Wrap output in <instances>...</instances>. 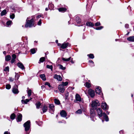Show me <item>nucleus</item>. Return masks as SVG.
I'll return each instance as SVG.
<instances>
[{
	"instance_id": "21",
	"label": "nucleus",
	"mask_w": 134,
	"mask_h": 134,
	"mask_svg": "<svg viewBox=\"0 0 134 134\" xmlns=\"http://www.w3.org/2000/svg\"><path fill=\"white\" fill-rule=\"evenodd\" d=\"M47 107L45 105L44 106L43 108H42V110L43 113H44L47 110Z\"/></svg>"
},
{
	"instance_id": "53",
	"label": "nucleus",
	"mask_w": 134,
	"mask_h": 134,
	"mask_svg": "<svg viewBox=\"0 0 134 134\" xmlns=\"http://www.w3.org/2000/svg\"><path fill=\"white\" fill-rule=\"evenodd\" d=\"M70 59H63L64 61H68Z\"/></svg>"
},
{
	"instance_id": "56",
	"label": "nucleus",
	"mask_w": 134,
	"mask_h": 134,
	"mask_svg": "<svg viewBox=\"0 0 134 134\" xmlns=\"http://www.w3.org/2000/svg\"><path fill=\"white\" fill-rule=\"evenodd\" d=\"M89 62L90 63H93V62L92 60H90L89 61Z\"/></svg>"
},
{
	"instance_id": "16",
	"label": "nucleus",
	"mask_w": 134,
	"mask_h": 134,
	"mask_svg": "<svg viewBox=\"0 0 134 134\" xmlns=\"http://www.w3.org/2000/svg\"><path fill=\"white\" fill-rule=\"evenodd\" d=\"M127 40L129 41H134V36H130L127 38Z\"/></svg>"
},
{
	"instance_id": "40",
	"label": "nucleus",
	"mask_w": 134,
	"mask_h": 134,
	"mask_svg": "<svg viewBox=\"0 0 134 134\" xmlns=\"http://www.w3.org/2000/svg\"><path fill=\"white\" fill-rule=\"evenodd\" d=\"M86 86L88 88H89L90 87V84L88 82H87L86 83Z\"/></svg>"
},
{
	"instance_id": "34",
	"label": "nucleus",
	"mask_w": 134,
	"mask_h": 134,
	"mask_svg": "<svg viewBox=\"0 0 134 134\" xmlns=\"http://www.w3.org/2000/svg\"><path fill=\"white\" fill-rule=\"evenodd\" d=\"M4 71H8V72L9 71V67L7 66L6 67L5 69L4 70Z\"/></svg>"
},
{
	"instance_id": "47",
	"label": "nucleus",
	"mask_w": 134,
	"mask_h": 134,
	"mask_svg": "<svg viewBox=\"0 0 134 134\" xmlns=\"http://www.w3.org/2000/svg\"><path fill=\"white\" fill-rule=\"evenodd\" d=\"M12 59H15L16 58V56L15 54H13L12 55Z\"/></svg>"
},
{
	"instance_id": "26",
	"label": "nucleus",
	"mask_w": 134,
	"mask_h": 134,
	"mask_svg": "<svg viewBox=\"0 0 134 134\" xmlns=\"http://www.w3.org/2000/svg\"><path fill=\"white\" fill-rule=\"evenodd\" d=\"M12 22V21L10 20L8 21L6 23L7 25V26L8 27H9V26L10 25Z\"/></svg>"
},
{
	"instance_id": "50",
	"label": "nucleus",
	"mask_w": 134,
	"mask_h": 134,
	"mask_svg": "<svg viewBox=\"0 0 134 134\" xmlns=\"http://www.w3.org/2000/svg\"><path fill=\"white\" fill-rule=\"evenodd\" d=\"M38 25H40L41 24V20H40L38 23Z\"/></svg>"
},
{
	"instance_id": "1",
	"label": "nucleus",
	"mask_w": 134,
	"mask_h": 134,
	"mask_svg": "<svg viewBox=\"0 0 134 134\" xmlns=\"http://www.w3.org/2000/svg\"><path fill=\"white\" fill-rule=\"evenodd\" d=\"M97 111L98 115L99 117L103 116L106 121H109V118L108 116L105 113H102V110L101 108H98L97 109Z\"/></svg>"
},
{
	"instance_id": "20",
	"label": "nucleus",
	"mask_w": 134,
	"mask_h": 134,
	"mask_svg": "<svg viewBox=\"0 0 134 134\" xmlns=\"http://www.w3.org/2000/svg\"><path fill=\"white\" fill-rule=\"evenodd\" d=\"M58 10L59 12H64L66 10V8H59L58 9Z\"/></svg>"
},
{
	"instance_id": "4",
	"label": "nucleus",
	"mask_w": 134,
	"mask_h": 134,
	"mask_svg": "<svg viewBox=\"0 0 134 134\" xmlns=\"http://www.w3.org/2000/svg\"><path fill=\"white\" fill-rule=\"evenodd\" d=\"M30 121H28L24 124V126L25 127V131H27L29 130L30 127Z\"/></svg>"
},
{
	"instance_id": "62",
	"label": "nucleus",
	"mask_w": 134,
	"mask_h": 134,
	"mask_svg": "<svg viewBox=\"0 0 134 134\" xmlns=\"http://www.w3.org/2000/svg\"><path fill=\"white\" fill-rule=\"evenodd\" d=\"M45 10L46 11H47L48 10V9L47 8H46L45 9Z\"/></svg>"
},
{
	"instance_id": "48",
	"label": "nucleus",
	"mask_w": 134,
	"mask_h": 134,
	"mask_svg": "<svg viewBox=\"0 0 134 134\" xmlns=\"http://www.w3.org/2000/svg\"><path fill=\"white\" fill-rule=\"evenodd\" d=\"M11 56L9 55H7L5 57V59H11Z\"/></svg>"
},
{
	"instance_id": "32",
	"label": "nucleus",
	"mask_w": 134,
	"mask_h": 134,
	"mask_svg": "<svg viewBox=\"0 0 134 134\" xmlns=\"http://www.w3.org/2000/svg\"><path fill=\"white\" fill-rule=\"evenodd\" d=\"M46 67L47 68L51 69V70L52 71L53 67L52 65H47Z\"/></svg>"
},
{
	"instance_id": "46",
	"label": "nucleus",
	"mask_w": 134,
	"mask_h": 134,
	"mask_svg": "<svg viewBox=\"0 0 134 134\" xmlns=\"http://www.w3.org/2000/svg\"><path fill=\"white\" fill-rule=\"evenodd\" d=\"M45 85H48L49 87H51V85L48 82H46L45 84Z\"/></svg>"
},
{
	"instance_id": "64",
	"label": "nucleus",
	"mask_w": 134,
	"mask_h": 134,
	"mask_svg": "<svg viewBox=\"0 0 134 134\" xmlns=\"http://www.w3.org/2000/svg\"><path fill=\"white\" fill-rule=\"evenodd\" d=\"M68 93L67 94H66V97H67L68 96Z\"/></svg>"
},
{
	"instance_id": "17",
	"label": "nucleus",
	"mask_w": 134,
	"mask_h": 134,
	"mask_svg": "<svg viewBox=\"0 0 134 134\" xmlns=\"http://www.w3.org/2000/svg\"><path fill=\"white\" fill-rule=\"evenodd\" d=\"M37 51V49L33 48L31 49L30 50V51L32 54H34L36 53Z\"/></svg>"
},
{
	"instance_id": "13",
	"label": "nucleus",
	"mask_w": 134,
	"mask_h": 134,
	"mask_svg": "<svg viewBox=\"0 0 134 134\" xmlns=\"http://www.w3.org/2000/svg\"><path fill=\"white\" fill-rule=\"evenodd\" d=\"M17 65L22 70H23L24 69H25V68L24 66L21 63H18L17 64Z\"/></svg>"
},
{
	"instance_id": "59",
	"label": "nucleus",
	"mask_w": 134,
	"mask_h": 134,
	"mask_svg": "<svg viewBox=\"0 0 134 134\" xmlns=\"http://www.w3.org/2000/svg\"><path fill=\"white\" fill-rule=\"evenodd\" d=\"M58 40H56V41H55V42L57 43V44L58 43Z\"/></svg>"
},
{
	"instance_id": "60",
	"label": "nucleus",
	"mask_w": 134,
	"mask_h": 134,
	"mask_svg": "<svg viewBox=\"0 0 134 134\" xmlns=\"http://www.w3.org/2000/svg\"><path fill=\"white\" fill-rule=\"evenodd\" d=\"M10 59H5L6 60V61H9L10 60Z\"/></svg>"
},
{
	"instance_id": "42",
	"label": "nucleus",
	"mask_w": 134,
	"mask_h": 134,
	"mask_svg": "<svg viewBox=\"0 0 134 134\" xmlns=\"http://www.w3.org/2000/svg\"><path fill=\"white\" fill-rule=\"evenodd\" d=\"M15 15L14 14H12L11 15H10V17L11 19H13L14 18Z\"/></svg>"
},
{
	"instance_id": "24",
	"label": "nucleus",
	"mask_w": 134,
	"mask_h": 134,
	"mask_svg": "<svg viewBox=\"0 0 134 134\" xmlns=\"http://www.w3.org/2000/svg\"><path fill=\"white\" fill-rule=\"evenodd\" d=\"M7 13L6 10H3L1 13V15L3 16L4 15Z\"/></svg>"
},
{
	"instance_id": "35",
	"label": "nucleus",
	"mask_w": 134,
	"mask_h": 134,
	"mask_svg": "<svg viewBox=\"0 0 134 134\" xmlns=\"http://www.w3.org/2000/svg\"><path fill=\"white\" fill-rule=\"evenodd\" d=\"M68 82H62V85H63L64 86H66L68 84Z\"/></svg>"
},
{
	"instance_id": "19",
	"label": "nucleus",
	"mask_w": 134,
	"mask_h": 134,
	"mask_svg": "<svg viewBox=\"0 0 134 134\" xmlns=\"http://www.w3.org/2000/svg\"><path fill=\"white\" fill-rule=\"evenodd\" d=\"M90 114L92 116H94L95 115V114L94 111L93 109L91 110Z\"/></svg>"
},
{
	"instance_id": "49",
	"label": "nucleus",
	"mask_w": 134,
	"mask_h": 134,
	"mask_svg": "<svg viewBox=\"0 0 134 134\" xmlns=\"http://www.w3.org/2000/svg\"><path fill=\"white\" fill-rule=\"evenodd\" d=\"M9 80L10 81L13 82V81L14 80V78H12L11 77H9Z\"/></svg>"
},
{
	"instance_id": "29",
	"label": "nucleus",
	"mask_w": 134,
	"mask_h": 134,
	"mask_svg": "<svg viewBox=\"0 0 134 134\" xmlns=\"http://www.w3.org/2000/svg\"><path fill=\"white\" fill-rule=\"evenodd\" d=\"M87 56H88L89 58L93 59L94 58V56L93 54H88Z\"/></svg>"
},
{
	"instance_id": "3",
	"label": "nucleus",
	"mask_w": 134,
	"mask_h": 134,
	"mask_svg": "<svg viewBox=\"0 0 134 134\" xmlns=\"http://www.w3.org/2000/svg\"><path fill=\"white\" fill-rule=\"evenodd\" d=\"M100 104L98 100H96L95 101H92L91 104V106L93 109H97V106H99Z\"/></svg>"
},
{
	"instance_id": "45",
	"label": "nucleus",
	"mask_w": 134,
	"mask_h": 134,
	"mask_svg": "<svg viewBox=\"0 0 134 134\" xmlns=\"http://www.w3.org/2000/svg\"><path fill=\"white\" fill-rule=\"evenodd\" d=\"M44 59H40L39 62H38L39 63H41L43 62L44 61Z\"/></svg>"
},
{
	"instance_id": "12",
	"label": "nucleus",
	"mask_w": 134,
	"mask_h": 134,
	"mask_svg": "<svg viewBox=\"0 0 134 134\" xmlns=\"http://www.w3.org/2000/svg\"><path fill=\"white\" fill-rule=\"evenodd\" d=\"M100 87H98L95 89V91L96 93L99 95L101 93V91L100 90Z\"/></svg>"
},
{
	"instance_id": "27",
	"label": "nucleus",
	"mask_w": 134,
	"mask_h": 134,
	"mask_svg": "<svg viewBox=\"0 0 134 134\" xmlns=\"http://www.w3.org/2000/svg\"><path fill=\"white\" fill-rule=\"evenodd\" d=\"M86 25L87 26H93L94 25L92 23L90 22H87L86 23Z\"/></svg>"
},
{
	"instance_id": "43",
	"label": "nucleus",
	"mask_w": 134,
	"mask_h": 134,
	"mask_svg": "<svg viewBox=\"0 0 134 134\" xmlns=\"http://www.w3.org/2000/svg\"><path fill=\"white\" fill-rule=\"evenodd\" d=\"M18 75L16 74L15 76V80H18Z\"/></svg>"
},
{
	"instance_id": "31",
	"label": "nucleus",
	"mask_w": 134,
	"mask_h": 134,
	"mask_svg": "<svg viewBox=\"0 0 134 134\" xmlns=\"http://www.w3.org/2000/svg\"><path fill=\"white\" fill-rule=\"evenodd\" d=\"M54 106L53 104H49V108L52 110H53V108L54 107Z\"/></svg>"
},
{
	"instance_id": "10",
	"label": "nucleus",
	"mask_w": 134,
	"mask_h": 134,
	"mask_svg": "<svg viewBox=\"0 0 134 134\" xmlns=\"http://www.w3.org/2000/svg\"><path fill=\"white\" fill-rule=\"evenodd\" d=\"M54 78L57 79V80L61 81L62 80V79L61 76L57 74H55L54 76Z\"/></svg>"
},
{
	"instance_id": "15",
	"label": "nucleus",
	"mask_w": 134,
	"mask_h": 134,
	"mask_svg": "<svg viewBox=\"0 0 134 134\" xmlns=\"http://www.w3.org/2000/svg\"><path fill=\"white\" fill-rule=\"evenodd\" d=\"M22 115L21 114H19L18 116L17 122H20L21 121L22 118Z\"/></svg>"
},
{
	"instance_id": "25",
	"label": "nucleus",
	"mask_w": 134,
	"mask_h": 134,
	"mask_svg": "<svg viewBox=\"0 0 134 134\" xmlns=\"http://www.w3.org/2000/svg\"><path fill=\"white\" fill-rule=\"evenodd\" d=\"M76 22L78 23H80L81 22V19L78 17H77L76 18Z\"/></svg>"
},
{
	"instance_id": "23",
	"label": "nucleus",
	"mask_w": 134,
	"mask_h": 134,
	"mask_svg": "<svg viewBox=\"0 0 134 134\" xmlns=\"http://www.w3.org/2000/svg\"><path fill=\"white\" fill-rule=\"evenodd\" d=\"M15 117V115L14 113L12 114L10 116V118L12 120L14 119Z\"/></svg>"
},
{
	"instance_id": "7",
	"label": "nucleus",
	"mask_w": 134,
	"mask_h": 134,
	"mask_svg": "<svg viewBox=\"0 0 134 134\" xmlns=\"http://www.w3.org/2000/svg\"><path fill=\"white\" fill-rule=\"evenodd\" d=\"M88 92L89 94L92 97H93L95 96V93L94 91L91 89H89Z\"/></svg>"
},
{
	"instance_id": "61",
	"label": "nucleus",
	"mask_w": 134,
	"mask_h": 134,
	"mask_svg": "<svg viewBox=\"0 0 134 134\" xmlns=\"http://www.w3.org/2000/svg\"><path fill=\"white\" fill-rule=\"evenodd\" d=\"M45 57H42L40 59H45Z\"/></svg>"
},
{
	"instance_id": "2",
	"label": "nucleus",
	"mask_w": 134,
	"mask_h": 134,
	"mask_svg": "<svg viewBox=\"0 0 134 134\" xmlns=\"http://www.w3.org/2000/svg\"><path fill=\"white\" fill-rule=\"evenodd\" d=\"M34 19L33 18L30 20H26V22L25 25V27H31L34 26Z\"/></svg>"
},
{
	"instance_id": "11",
	"label": "nucleus",
	"mask_w": 134,
	"mask_h": 134,
	"mask_svg": "<svg viewBox=\"0 0 134 134\" xmlns=\"http://www.w3.org/2000/svg\"><path fill=\"white\" fill-rule=\"evenodd\" d=\"M75 99L76 101L80 102L81 101V98L80 95L78 94H76L75 96Z\"/></svg>"
},
{
	"instance_id": "41",
	"label": "nucleus",
	"mask_w": 134,
	"mask_h": 134,
	"mask_svg": "<svg viewBox=\"0 0 134 134\" xmlns=\"http://www.w3.org/2000/svg\"><path fill=\"white\" fill-rule=\"evenodd\" d=\"M81 112H82V111L81 109H79V110H78L77 111H76V114H80L81 113Z\"/></svg>"
},
{
	"instance_id": "52",
	"label": "nucleus",
	"mask_w": 134,
	"mask_h": 134,
	"mask_svg": "<svg viewBox=\"0 0 134 134\" xmlns=\"http://www.w3.org/2000/svg\"><path fill=\"white\" fill-rule=\"evenodd\" d=\"M4 134H10V133L8 131H6L4 132Z\"/></svg>"
},
{
	"instance_id": "37",
	"label": "nucleus",
	"mask_w": 134,
	"mask_h": 134,
	"mask_svg": "<svg viewBox=\"0 0 134 134\" xmlns=\"http://www.w3.org/2000/svg\"><path fill=\"white\" fill-rule=\"evenodd\" d=\"M29 101V100L28 99H26V100H21L22 102L23 103V102L25 104H26Z\"/></svg>"
},
{
	"instance_id": "51",
	"label": "nucleus",
	"mask_w": 134,
	"mask_h": 134,
	"mask_svg": "<svg viewBox=\"0 0 134 134\" xmlns=\"http://www.w3.org/2000/svg\"><path fill=\"white\" fill-rule=\"evenodd\" d=\"M41 15H38V16H36V18L37 19H38L40 18L41 17Z\"/></svg>"
},
{
	"instance_id": "33",
	"label": "nucleus",
	"mask_w": 134,
	"mask_h": 134,
	"mask_svg": "<svg viewBox=\"0 0 134 134\" xmlns=\"http://www.w3.org/2000/svg\"><path fill=\"white\" fill-rule=\"evenodd\" d=\"M31 90H30L28 91L27 93H28V96L29 97H30V96H31Z\"/></svg>"
},
{
	"instance_id": "36",
	"label": "nucleus",
	"mask_w": 134,
	"mask_h": 134,
	"mask_svg": "<svg viewBox=\"0 0 134 134\" xmlns=\"http://www.w3.org/2000/svg\"><path fill=\"white\" fill-rule=\"evenodd\" d=\"M11 88L10 85L9 84L7 85L6 86V88L7 89H9Z\"/></svg>"
},
{
	"instance_id": "8",
	"label": "nucleus",
	"mask_w": 134,
	"mask_h": 134,
	"mask_svg": "<svg viewBox=\"0 0 134 134\" xmlns=\"http://www.w3.org/2000/svg\"><path fill=\"white\" fill-rule=\"evenodd\" d=\"M101 107L104 110L107 109L108 108V106L105 102L103 103H102Z\"/></svg>"
},
{
	"instance_id": "28",
	"label": "nucleus",
	"mask_w": 134,
	"mask_h": 134,
	"mask_svg": "<svg viewBox=\"0 0 134 134\" xmlns=\"http://www.w3.org/2000/svg\"><path fill=\"white\" fill-rule=\"evenodd\" d=\"M48 7L50 9L52 10L53 9L54 5L52 4H50L48 5Z\"/></svg>"
},
{
	"instance_id": "57",
	"label": "nucleus",
	"mask_w": 134,
	"mask_h": 134,
	"mask_svg": "<svg viewBox=\"0 0 134 134\" xmlns=\"http://www.w3.org/2000/svg\"><path fill=\"white\" fill-rule=\"evenodd\" d=\"M57 45L58 46H61V44L60 43H58L57 44Z\"/></svg>"
},
{
	"instance_id": "55",
	"label": "nucleus",
	"mask_w": 134,
	"mask_h": 134,
	"mask_svg": "<svg viewBox=\"0 0 134 134\" xmlns=\"http://www.w3.org/2000/svg\"><path fill=\"white\" fill-rule=\"evenodd\" d=\"M125 27L128 28L129 27V25H128L126 24L125 25Z\"/></svg>"
},
{
	"instance_id": "22",
	"label": "nucleus",
	"mask_w": 134,
	"mask_h": 134,
	"mask_svg": "<svg viewBox=\"0 0 134 134\" xmlns=\"http://www.w3.org/2000/svg\"><path fill=\"white\" fill-rule=\"evenodd\" d=\"M58 66L59 69L63 70H64L65 69V67H63V66L59 64L58 65Z\"/></svg>"
},
{
	"instance_id": "18",
	"label": "nucleus",
	"mask_w": 134,
	"mask_h": 134,
	"mask_svg": "<svg viewBox=\"0 0 134 134\" xmlns=\"http://www.w3.org/2000/svg\"><path fill=\"white\" fill-rule=\"evenodd\" d=\"M40 77L43 81H45L46 80V76L44 74L40 75Z\"/></svg>"
},
{
	"instance_id": "14",
	"label": "nucleus",
	"mask_w": 134,
	"mask_h": 134,
	"mask_svg": "<svg viewBox=\"0 0 134 134\" xmlns=\"http://www.w3.org/2000/svg\"><path fill=\"white\" fill-rule=\"evenodd\" d=\"M60 114L62 117H65L66 116V113L64 110H62L60 113Z\"/></svg>"
},
{
	"instance_id": "39",
	"label": "nucleus",
	"mask_w": 134,
	"mask_h": 134,
	"mask_svg": "<svg viewBox=\"0 0 134 134\" xmlns=\"http://www.w3.org/2000/svg\"><path fill=\"white\" fill-rule=\"evenodd\" d=\"M103 28V27L102 26H100L99 27H96V28H95L97 30H100L101 29H102Z\"/></svg>"
},
{
	"instance_id": "54",
	"label": "nucleus",
	"mask_w": 134,
	"mask_h": 134,
	"mask_svg": "<svg viewBox=\"0 0 134 134\" xmlns=\"http://www.w3.org/2000/svg\"><path fill=\"white\" fill-rule=\"evenodd\" d=\"M15 61V59H12L11 60V63H13Z\"/></svg>"
},
{
	"instance_id": "63",
	"label": "nucleus",
	"mask_w": 134,
	"mask_h": 134,
	"mask_svg": "<svg viewBox=\"0 0 134 134\" xmlns=\"http://www.w3.org/2000/svg\"><path fill=\"white\" fill-rule=\"evenodd\" d=\"M109 112H107V114H109Z\"/></svg>"
},
{
	"instance_id": "30",
	"label": "nucleus",
	"mask_w": 134,
	"mask_h": 134,
	"mask_svg": "<svg viewBox=\"0 0 134 134\" xmlns=\"http://www.w3.org/2000/svg\"><path fill=\"white\" fill-rule=\"evenodd\" d=\"M55 103L58 105H59L60 104V101L58 99H55L54 100Z\"/></svg>"
},
{
	"instance_id": "38",
	"label": "nucleus",
	"mask_w": 134,
	"mask_h": 134,
	"mask_svg": "<svg viewBox=\"0 0 134 134\" xmlns=\"http://www.w3.org/2000/svg\"><path fill=\"white\" fill-rule=\"evenodd\" d=\"M36 107L37 108H39V107L41 105V104L40 102H38L36 104Z\"/></svg>"
},
{
	"instance_id": "58",
	"label": "nucleus",
	"mask_w": 134,
	"mask_h": 134,
	"mask_svg": "<svg viewBox=\"0 0 134 134\" xmlns=\"http://www.w3.org/2000/svg\"><path fill=\"white\" fill-rule=\"evenodd\" d=\"M6 52L5 51H4L3 52V53L5 55L6 54Z\"/></svg>"
},
{
	"instance_id": "5",
	"label": "nucleus",
	"mask_w": 134,
	"mask_h": 134,
	"mask_svg": "<svg viewBox=\"0 0 134 134\" xmlns=\"http://www.w3.org/2000/svg\"><path fill=\"white\" fill-rule=\"evenodd\" d=\"M58 88L60 92L63 93L64 91V86L61 84L58 87Z\"/></svg>"
},
{
	"instance_id": "9",
	"label": "nucleus",
	"mask_w": 134,
	"mask_h": 134,
	"mask_svg": "<svg viewBox=\"0 0 134 134\" xmlns=\"http://www.w3.org/2000/svg\"><path fill=\"white\" fill-rule=\"evenodd\" d=\"M70 45L68 42L63 44L61 46V48L62 49L66 48L68 46H70Z\"/></svg>"
},
{
	"instance_id": "6",
	"label": "nucleus",
	"mask_w": 134,
	"mask_h": 134,
	"mask_svg": "<svg viewBox=\"0 0 134 134\" xmlns=\"http://www.w3.org/2000/svg\"><path fill=\"white\" fill-rule=\"evenodd\" d=\"M18 87L17 85H15L12 91L15 94H18L19 92V91L18 90Z\"/></svg>"
},
{
	"instance_id": "44",
	"label": "nucleus",
	"mask_w": 134,
	"mask_h": 134,
	"mask_svg": "<svg viewBox=\"0 0 134 134\" xmlns=\"http://www.w3.org/2000/svg\"><path fill=\"white\" fill-rule=\"evenodd\" d=\"M100 25V24L99 22H98V23H96L95 24V26H99Z\"/></svg>"
}]
</instances>
